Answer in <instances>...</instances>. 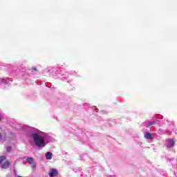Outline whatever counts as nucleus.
Returning <instances> with one entry per match:
<instances>
[{"label":"nucleus","mask_w":177,"mask_h":177,"mask_svg":"<svg viewBox=\"0 0 177 177\" xmlns=\"http://www.w3.org/2000/svg\"><path fill=\"white\" fill-rule=\"evenodd\" d=\"M34 131L31 134V137L33 139V142L37 146V147H41V149L46 146V142H45V139L48 138V134L44 133L42 136L39 135V130L37 129H33Z\"/></svg>","instance_id":"1"},{"label":"nucleus","mask_w":177,"mask_h":177,"mask_svg":"<svg viewBox=\"0 0 177 177\" xmlns=\"http://www.w3.org/2000/svg\"><path fill=\"white\" fill-rule=\"evenodd\" d=\"M6 160V156H0V166L2 169H8V168L10 167V163L9 161H6L2 164V161Z\"/></svg>","instance_id":"2"},{"label":"nucleus","mask_w":177,"mask_h":177,"mask_svg":"<svg viewBox=\"0 0 177 177\" xmlns=\"http://www.w3.org/2000/svg\"><path fill=\"white\" fill-rule=\"evenodd\" d=\"M166 146L167 149H171V147H174V146H175V141H174L173 139L166 140Z\"/></svg>","instance_id":"3"},{"label":"nucleus","mask_w":177,"mask_h":177,"mask_svg":"<svg viewBox=\"0 0 177 177\" xmlns=\"http://www.w3.org/2000/svg\"><path fill=\"white\" fill-rule=\"evenodd\" d=\"M57 170H56L55 169H50L48 175L50 177H55L57 176Z\"/></svg>","instance_id":"4"},{"label":"nucleus","mask_w":177,"mask_h":177,"mask_svg":"<svg viewBox=\"0 0 177 177\" xmlns=\"http://www.w3.org/2000/svg\"><path fill=\"white\" fill-rule=\"evenodd\" d=\"M144 136L145 139H147L148 140H151V139H153V137L151 136V133H150L149 132H145Z\"/></svg>","instance_id":"5"},{"label":"nucleus","mask_w":177,"mask_h":177,"mask_svg":"<svg viewBox=\"0 0 177 177\" xmlns=\"http://www.w3.org/2000/svg\"><path fill=\"white\" fill-rule=\"evenodd\" d=\"M156 124V121H147L144 123L147 128L149 127H151V125H154Z\"/></svg>","instance_id":"6"},{"label":"nucleus","mask_w":177,"mask_h":177,"mask_svg":"<svg viewBox=\"0 0 177 177\" xmlns=\"http://www.w3.org/2000/svg\"><path fill=\"white\" fill-rule=\"evenodd\" d=\"M26 161L30 164V165H33V168H35V164H34V159L32 158H27Z\"/></svg>","instance_id":"7"},{"label":"nucleus","mask_w":177,"mask_h":177,"mask_svg":"<svg viewBox=\"0 0 177 177\" xmlns=\"http://www.w3.org/2000/svg\"><path fill=\"white\" fill-rule=\"evenodd\" d=\"M0 82H2V84H5L6 85L9 84V79H1L0 78Z\"/></svg>","instance_id":"8"},{"label":"nucleus","mask_w":177,"mask_h":177,"mask_svg":"<svg viewBox=\"0 0 177 177\" xmlns=\"http://www.w3.org/2000/svg\"><path fill=\"white\" fill-rule=\"evenodd\" d=\"M46 160H52V153L51 152H47L46 153Z\"/></svg>","instance_id":"9"},{"label":"nucleus","mask_w":177,"mask_h":177,"mask_svg":"<svg viewBox=\"0 0 177 177\" xmlns=\"http://www.w3.org/2000/svg\"><path fill=\"white\" fill-rule=\"evenodd\" d=\"M6 150H7L8 153H10V151H12V147L11 146L7 147Z\"/></svg>","instance_id":"10"},{"label":"nucleus","mask_w":177,"mask_h":177,"mask_svg":"<svg viewBox=\"0 0 177 177\" xmlns=\"http://www.w3.org/2000/svg\"><path fill=\"white\" fill-rule=\"evenodd\" d=\"M32 71H37V68H33L32 69Z\"/></svg>","instance_id":"11"}]
</instances>
